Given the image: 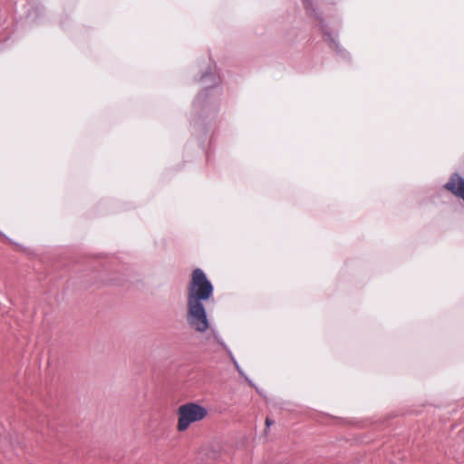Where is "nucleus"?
I'll use <instances>...</instances> for the list:
<instances>
[{"label":"nucleus","mask_w":464,"mask_h":464,"mask_svg":"<svg viewBox=\"0 0 464 464\" xmlns=\"http://www.w3.org/2000/svg\"><path fill=\"white\" fill-rule=\"evenodd\" d=\"M198 82L203 88L192 102L189 121L192 135L197 137L199 145L203 147L219 111L223 88L216 67H208Z\"/></svg>","instance_id":"1"},{"label":"nucleus","mask_w":464,"mask_h":464,"mask_svg":"<svg viewBox=\"0 0 464 464\" xmlns=\"http://www.w3.org/2000/svg\"><path fill=\"white\" fill-rule=\"evenodd\" d=\"M214 285L201 268H196L191 274L187 290V322L198 333L210 328L205 304L212 299Z\"/></svg>","instance_id":"2"},{"label":"nucleus","mask_w":464,"mask_h":464,"mask_svg":"<svg viewBox=\"0 0 464 464\" xmlns=\"http://www.w3.org/2000/svg\"><path fill=\"white\" fill-rule=\"evenodd\" d=\"M303 5L308 16L314 17L318 21L319 28L324 34V39L327 43L328 47L334 52L339 59L349 62L351 55L338 40L341 18L335 10L327 8L320 12L314 7L312 0H303Z\"/></svg>","instance_id":"3"},{"label":"nucleus","mask_w":464,"mask_h":464,"mask_svg":"<svg viewBox=\"0 0 464 464\" xmlns=\"http://www.w3.org/2000/svg\"><path fill=\"white\" fill-rule=\"evenodd\" d=\"M178 430L184 431L193 422L202 420L208 415V410L198 403L188 402L182 404L178 410Z\"/></svg>","instance_id":"4"},{"label":"nucleus","mask_w":464,"mask_h":464,"mask_svg":"<svg viewBox=\"0 0 464 464\" xmlns=\"http://www.w3.org/2000/svg\"><path fill=\"white\" fill-rule=\"evenodd\" d=\"M443 187L446 190L464 200V178L459 173H453Z\"/></svg>","instance_id":"5"},{"label":"nucleus","mask_w":464,"mask_h":464,"mask_svg":"<svg viewBox=\"0 0 464 464\" xmlns=\"http://www.w3.org/2000/svg\"><path fill=\"white\" fill-rule=\"evenodd\" d=\"M230 357L233 361V363L235 365V368L237 369V372L239 373V375L241 377H243L245 379V381L251 386V387H255V383L253 382V381L245 373V372L242 370V368L240 367L239 363L237 362V361L235 359V357L230 353Z\"/></svg>","instance_id":"6"},{"label":"nucleus","mask_w":464,"mask_h":464,"mask_svg":"<svg viewBox=\"0 0 464 464\" xmlns=\"http://www.w3.org/2000/svg\"><path fill=\"white\" fill-rule=\"evenodd\" d=\"M214 339L216 340L217 343L220 345L222 348H227L225 343L222 341V339L218 334H214Z\"/></svg>","instance_id":"7"},{"label":"nucleus","mask_w":464,"mask_h":464,"mask_svg":"<svg viewBox=\"0 0 464 464\" xmlns=\"http://www.w3.org/2000/svg\"><path fill=\"white\" fill-rule=\"evenodd\" d=\"M273 422H274V421H273L271 419L266 418V427H270V426L273 424Z\"/></svg>","instance_id":"8"},{"label":"nucleus","mask_w":464,"mask_h":464,"mask_svg":"<svg viewBox=\"0 0 464 464\" xmlns=\"http://www.w3.org/2000/svg\"><path fill=\"white\" fill-rule=\"evenodd\" d=\"M253 388L256 391V392H257L258 394H260L261 396H263L262 390H260V389H259L256 384H255V387H253Z\"/></svg>","instance_id":"9"},{"label":"nucleus","mask_w":464,"mask_h":464,"mask_svg":"<svg viewBox=\"0 0 464 464\" xmlns=\"http://www.w3.org/2000/svg\"><path fill=\"white\" fill-rule=\"evenodd\" d=\"M2 236H3V237H4L7 241H10V242H11V240L9 239V237H7L5 235H2Z\"/></svg>","instance_id":"10"}]
</instances>
